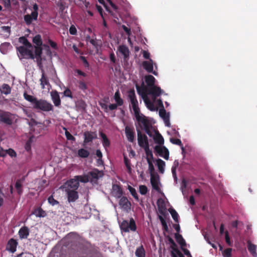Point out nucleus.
Returning <instances> with one entry per match:
<instances>
[{
  "instance_id": "f257e3e1",
  "label": "nucleus",
  "mask_w": 257,
  "mask_h": 257,
  "mask_svg": "<svg viewBox=\"0 0 257 257\" xmlns=\"http://www.w3.org/2000/svg\"><path fill=\"white\" fill-rule=\"evenodd\" d=\"M33 108L36 110L47 112L53 110L52 104L47 100L42 99H38L37 98L33 105Z\"/></svg>"
},
{
  "instance_id": "f03ea898",
  "label": "nucleus",
  "mask_w": 257,
  "mask_h": 257,
  "mask_svg": "<svg viewBox=\"0 0 257 257\" xmlns=\"http://www.w3.org/2000/svg\"><path fill=\"white\" fill-rule=\"evenodd\" d=\"M137 88L138 93L139 94H141L140 88L139 86H137ZM163 90L161 89L160 87L154 85L149 88H143L142 89V93L145 94V93L146 94H151L152 95L154 99H155L158 96H160Z\"/></svg>"
},
{
  "instance_id": "7ed1b4c3",
  "label": "nucleus",
  "mask_w": 257,
  "mask_h": 257,
  "mask_svg": "<svg viewBox=\"0 0 257 257\" xmlns=\"http://www.w3.org/2000/svg\"><path fill=\"white\" fill-rule=\"evenodd\" d=\"M120 228L124 232H128L130 231H136L137 230L136 224L133 218H131L129 221L126 220H123L120 224Z\"/></svg>"
},
{
  "instance_id": "20e7f679",
  "label": "nucleus",
  "mask_w": 257,
  "mask_h": 257,
  "mask_svg": "<svg viewBox=\"0 0 257 257\" xmlns=\"http://www.w3.org/2000/svg\"><path fill=\"white\" fill-rule=\"evenodd\" d=\"M128 98L132 104L134 113L140 112V110L138 106V101L134 89H131L128 91Z\"/></svg>"
},
{
  "instance_id": "39448f33",
  "label": "nucleus",
  "mask_w": 257,
  "mask_h": 257,
  "mask_svg": "<svg viewBox=\"0 0 257 257\" xmlns=\"http://www.w3.org/2000/svg\"><path fill=\"white\" fill-rule=\"evenodd\" d=\"M17 51L20 53L21 58L25 59H34L35 55L32 50L28 49L25 46H20L17 48Z\"/></svg>"
},
{
  "instance_id": "423d86ee",
  "label": "nucleus",
  "mask_w": 257,
  "mask_h": 257,
  "mask_svg": "<svg viewBox=\"0 0 257 257\" xmlns=\"http://www.w3.org/2000/svg\"><path fill=\"white\" fill-rule=\"evenodd\" d=\"M79 187V183L77 181L76 178L71 179L66 181L62 186V188L66 190V189H69V190H77Z\"/></svg>"
},
{
  "instance_id": "0eeeda50",
  "label": "nucleus",
  "mask_w": 257,
  "mask_h": 257,
  "mask_svg": "<svg viewBox=\"0 0 257 257\" xmlns=\"http://www.w3.org/2000/svg\"><path fill=\"white\" fill-rule=\"evenodd\" d=\"M137 136L138 144L141 148L146 147L148 149L149 145L148 137L146 135L143 134L140 129H137Z\"/></svg>"
},
{
  "instance_id": "6e6552de",
  "label": "nucleus",
  "mask_w": 257,
  "mask_h": 257,
  "mask_svg": "<svg viewBox=\"0 0 257 257\" xmlns=\"http://www.w3.org/2000/svg\"><path fill=\"white\" fill-rule=\"evenodd\" d=\"M136 120L138 121L140 126L143 128L150 125L151 123L149 120L143 114H140V111L134 113Z\"/></svg>"
},
{
  "instance_id": "1a4fd4ad",
  "label": "nucleus",
  "mask_w": 257,
  "mask_h": 257,
  "mask_svg": "<svg viewBox=\"0 0 257 257\" xmlns=\"http://www.w3.org/2000/svg\"><path fill=\"white\" fill-rule=\"evenodd\" d=\"M155 151L165 160H168L169 158V152L168 149L165 146H156L154 148Z\"/></svg>"
},
{
  "instance_id": "9d476101",
  "label": "nucleus",
  "mask_w": 257,
  "mask_h": 257,
  "mask_svg": "<svg viewBox=\"0 0 257 257\" xmlns=\"http://www.w3.org/2000/svg\"><path fill=\"white\" fill-rule=\"evenodd\" d=\"M13 114L9 112H3L0 113V121L8 125L13 123Z\"/></svg>"
},
{
  "instance_id": "9b49d317",
  "label": "nucleus",
  "mask_w": 257,
  "mask_h": 257,
  "mask_svg": "<svg viewBox=\"0 0 257 257\" xmlns=\"http://www.w3.org/2000/svg\"><path fill=\"white\" fill-rule=\"evenodd\" d=\"M65 191L66 193L69 202H74L78 199L79 195L77 190H70L69 189H66Z\"/></svg>"
},
{
  "instance_id": "f8f14e48",
  "label": "nucleus",
  "mask_w": 257,
  "mask_h": 257,
  "mask_svg": "<svg viewBox=\"0 0 257 257\" xmlns=\"http://www.w3.org/2000/svg\"><path fill=\"white\" fill-rule=\"evenodd\" d=\"M51 99L56 107H59L61 105V101L58 92L56 90H53L50 92Z\"/></svg>"
},
{
  "instance_id": "ddd939ff",
  "label": "nucleus",
  "mask_w": 257,
  "mask_h": 257,
  "mask_svg": "<svg viewBox=\"0 0 257 257\" xmlns=\"http://www.w3.org/2000/svg\"><path fill=\"white\" fill-rule=\"evenodd\" d=\"M87 175L89 177V181L91 182L97 180L102 176L101 172L97 169H94L91 171L88 172Z\"/></svg>"
},
{
  "instance_id": "4468645a",
  "label": "nucleus",
  "mask_w": 257,
  "mask_h": 257,
  "mask_svg": "<svg viewBox=\"0 0 257 257\" xmlns=\"http://www.w3.org/2000/svg\"><path fill=\"white\" fill-rule=\"evenodd\" d=\"M84 143L87 144L97 138V134L95 132L86 131L84 133Z\"/></svg>"
},
{
  "instance_id": "2eb2a0df",
  "label": "nucleus",
  "mask_w": 257,
  "mask_h": 257,
  "mask_svg": "<svg viewBox=\"0 0 257 257\" xmlns=\"http://www.w3.org/2000/svg\"><path fill=\"white\" fill-rule=\"evenodd\" d=\"M150 182L153 188L157 192H160L161 190L159 185L160 182L158 175L155 176L152 174Z\"/></svg>"
},
{
  "instance_id": "dca6fc26",
  "label": "nucleus",
  "mask_w": 257,
  "mask_h": 257,
  "mask_svg": "<svg viewBox=\"0 0 257 257\" xmlns=\"http://www.w3.org/2000/svg\"><path fill=\"white\" fill-rule=\"evenodd\" d=\"M119 205L124 211H128L131 209V203L125 196L120 197Z\"/></svg>"
},
{
  "instance_id": "f3484780",
  "label": "nucleus",
  "mask_w": 257,
  "mask_h": 257,
  "mask_svg": "<svg viewBox=\"0 0 257 257\" xmlns=\"http://www.w3.org/2000/svg\"><path fill=\"white\" fill-rule=\"evenodd\" d=\"M125 134L127 140L131 143L134 142L135 140V132L133 127L126 126L125 127Z\"/></svg>"
},
{
  "instance_id": "a211bd4d",
  "label": "nucleus",
  "mask_w": 257,
  "mask_h": 257,
  "mask_svg": "<svg viewBox=\"0 0 257 257\" xmlns=\"http://www.w3.org/2000/svg\"><path fill=\"white\" fill-rule=\"evenodd\" d=\"M143 66L144 68L149 73H152L155 75H157V73L156 71H153V60L150 59L149 61H145L143 62Z\"/></svg>"
},
{
  "instance_id": "6ab92c4d",
  "label": "nucleus",
  "mask_w": 257,
  "mask_h": 257,
  "mask_svg": "<svg viewBox=\"0 0 257 257\" xmlns=\"http://www.w3.org/2000/svg\"><path fill=\"white\" fill-rule=\"evenodd\" d=\"M18 242L14 238H11L8 242L6 249L12 253H14L16 251Z\"/></svg>"
},
{
  "instance_id": "aec40b11",
  "label": "nucleus",
  "mask_w": 257,
  "mask_h": 257,
  "mask_svg": "<svg viewBox=\"0 0 257 257\" xmlns=\"http://www.w3.org/2000/svg\"><path fill=\"white\" fill-rule=\"evenodd\" d=\"M42 76L40 79V85L42 89H44L46 85L50 86V84L49 81V79L46 75L44 70L43 68H41Z\"/></svg>"
},
{
  "instance_id": "412c9836",
  "label": "nucleus",
  "mask_w": 257,
  "mask_h": 257,
  "mask_svg": "<svg viewBox=\"0 0 257 257\" xmlns=\"http://www.w3.org/2000/svg\"><path fill=\"white\" fill-rule=\"evenodd\" d=\"M141 94L142 95L144 102L148 109L151 111H155L156 109L155 107L154 103L148 98L146 94L145 93V94L141 93Z\"/></svg>"
},
{
  "instance_id": "4be33fe9",
  "label": "nucleus",
  "mask_w": 257,
  "mask_h": 257,
  "mask_svg": "<svg viewBox=\"0 0 257 257\" xmlns=\"http://www.w3.org/2000/svg\"><path fill=\"white\" fill-rule=\"evenodd\" d=\"M122 193V190L119 185L115 184L112 186V194L115 197L120 198Z\"/></svg>"
},
{
  "instance_id": "5701e85b",
  "label": "nucleus",
  "mask_w": 257,
  "mask_h": 257,
  "mask_svg": "<svg viewBox=\"0 0 257 257\" xmlns=\"http://www.w3.org/2000/svg\"><path fill=\"white\" fill-rule=\"evenodd\" d=\"M18 234L21 239L27 238L29 235V229L27 226H23L20 229Z\"/></svg>"
},
{
  "instance_id": "b1692460",
  "label": "nucleus",
  "mask_w": 257,
  "mask_h": 257,
  "mask_svg": "<svg viewBox=\"0 0 257 257\" xmlns=\"http://www.w3.org/2000/svg\"><path fill=\"white\" fill-rule=\"evenodd\" d=\"M153 137L155 142L159 144V146H161L164 144V138L158 131H155V135L153 136Z\"/></svg>"
},
{
  "instance_id": "393cba45",
  "label": "nucleus",
  "mask_w": 257,
  "mask_h": 257,
  "mask_svg": "<svg viewBox=\"0 0 257 257\" xmlns=\"http://www.w3.org/2000/svg\"><path fill=\"white\" fill-rule=\"evenodd\" d=\"M42 48L41 46H35V58L36 57L38 63L40 65L41 64V55L42 54Z\"/></svg>"
},
{
  "instance_id": "a878e982",
  "label": "nucleus",
  "mask_w": 257,
  "mask_h": 257,
  "mask_svg": "<svg viewBox=\"0 0 257 257\" xmlns=\"http://www.w3.org/2000/svg\"><path fill=\"white\" fill-rule=\"evenodd\" d=\"M119 52L123 56V58L126 59L130 55V51L127 47L122 45L118 47Z\"/></svg>"
},
{
  "instance_id": "bb28decb",
  "label": "nucleus",
  "mask_w": 257,
  "mask_h": 257,
  "mask_svg": "<svg viewBox=\"0 0 257 257\" xmlns=\"http://www.w3.org/2000/svg\"><path fill=\"white\" fill-rule=\"evenodd\" d=\"M247 243L248 251L252 255V256L256 257L257 256V253L256 252V246L253 244H252L249 240L247 241Z\"/></svg>"
},
{
  "instance_id": "cd10ccee",
  "label": "nucleus",
  "mask_w": 257,
  "mask_h": 257,
  "mask_svg": "<svg viewBox=\"0 0 257 257\" xmlns=\"http://www.w3.org/2000/svg\"><path fill=\"white\" fill-rule=\"evenodd\" d=\"M37 18L38 17H36V18H35L32 15V13H31V15L28 14L24 16V22L27 26L30 25L32 24L33 21L37 20Z\"/></svg>"
},
{
  "instance_id": "c85d7f7f",
  "label": "nucleus",
  "mask_w": 257,
  "mask_h": 257,
  "mask_svg": "<svg viewBox=\"0 0 257 257\" xmlns=\"http://www.w3.org/2000/svg\"><path fill=\"white\" fill-rule=\"evenodd\" d=\"M145 81L148 85L147 88H149L155 85V78L153 76L149 75L145 77Z\"/></svg>"
},
{
  "instance_id": "c756f323",
  "label": "nucleus",
  "mask_w": 257,
  "mask_h": 257,
  "mask_svg": "<svg viewBox=\"0 0 257 257\" xmlns=\"http://www.w3.org/2000/svg\"><path fill=\"white\" fill-rule=\"evenodd\" d=\"M175 237L177 242L181 245V247H184L186 245L185 240L182 235L177 233H175Z\"/></svg>"
},
{
  "instance_id": "7c9ffc66",
  "label": "nucleus",
  "mask_w": 257,
  "mask_h": 257,
  "mask_svg": "<svg viewBox=\"0 0 257 257\" xmlns=\"http://www.w3.org/2000/svg\"><path fill=\"white\" fill-rule=\"evenodd\" d=\"M135 255L137 257H145V250L142 245L136 249Z\"/></svg>"
},
{
  "instance_id": "2f4dec72",
  "label": "nucleus",
  "mask_w": 257,
  "mask_h": 257,
  "mask_svg": "<svg viewBox=\"0 0 257 257\" xmlns=\"http://www.w3.org/2000/svg\"><path fill=\"white\" fill-rule=\"evenodd\" d=\"M33 213L37 217H43L46 215V213L41 207L37 208L34 210Z\"/></svg>"
},
{
  "instance_id": "473e14b6",
  "label": "nucleus",
  "mask_w": 257,
  "mask_h": 257,
  "mask_svg": "<svg viewBox=\"0 0 257 257\" xmlns=\"http://www.w3.org/2000/svg\"><path fill=\"white\" fill-rule=\"evenodd\" d=\"M114 99L118 106H121L123 104V100L120 97V93L118 90H117L114 95Z\"/></svg>"
},
{
  "instance_id": "72a5a7b5",
  "label": "nucleus",
  "mask_w": 257,
  "mask_h": 257,
  "mask_svg": "<svg viewBox=\"0 0 257 257\" xmlns=\"http://www.w3.org/2000/svg\"><path fill=\"white\" fill-rule=\"evenodd\" d=\"M100 136L102 139V145L103 147L105 148L109 147L110 146V141L107 138L106 136L103 133L101 132L100 133Z\"/></svg>"
},
{
  "instance_id": "f704fd0d",
  "label": "nucleus",
  "mask_w": 257,
  "mask_h": 257,
  "mask_svg": "<svg viewBox=\"0 0 257 257\" xmlns=\"http://www.w3.org/2000/svg\"><path fill=\"white\" fill-rule=\"evenodd\" d=\"M158 169L161 173H163L164 172V167L165 166V162L160 159H158L156 161Z\"/></svg>"
},
{
  "instance_id": "c9c22d12",
  "label": "nucleus",
  "mask_w": 257,
  "mask_h": 257,
  "mask_svg": "<svg viewBox=\"0 0 257 257\" xmlns=\"http://www.w3.org/2000/svg\"><path fill=\"white\" fill-rule=\"evenodd\" d=\"M77 181L81 182L82 183H87L89 182V177L88 176L87 174L84 175H78L75 176Z\"/></svg>"
},
{
  "instance_id": "e433bc0d",
  "label": "nucleus",
  "mask_w": 257,
  "mask_h": 257,
  "mask_svg": "<svg viewBox=\"0 0 257 257\" xmlns=\"http://www.w3.org/2000/svg\"><path fill=\"white\" fill-rule=\"evenodd\" d=\"M168 240L169 242V243L171 244V248H172V250L171 251V256L172 257V253H174L175 255H177L176 253L175 252V249H178L177 248V245L174 240L170 236L168 237Z\"/></svg>"
},
{
  "instance_id": "4c0bfd02",
  "label": "nucleus",
  "mask_w": 257,
  "mask_h": 257,
  "mask_svg": "<svg viewBox=\"0 0 257 257\" xmlns=\"http://www.w3.org/2000/svg\"><path fill=\"white\" fill-rule=\"evenodd\" d=\"M19 42L24 44V46L26 47L27 48H30L32 47V45L30 42H29L28 39L25 37H21L19 38Z\"/></svg>"
},
{
  "instance_id": "58836bf2",
  "label": "nucleus",
  "mask_w": 257,
  "mask_h": 257,
  "mask_svg": "<svg viewBox=\"0 0 257 257\" xmlns=\"http://www.w3.org/2000/svg\"><path fill=\"white\" fill-rule=\"evenodd\" d=\"M89 154V151L84 149H80L78 151V155L79 157L82 158H87Z\"/></svg>"
},
{
  "instance_id": "ea45409f",
  "label": "nucleus",
  "mask_w": 257,
  "mask_h": 257,
  "mask_svg": "<svg viewBox=\"0 0 257 257\" xmlns=\"http://www.w3.org/2000/svg\"><path fill=\"white\" fill-rule=\"evenodd\" d=\"M24 98L28 101L29 102H31L32 103V105L34 104V102H35V101L37 99V98L32 96V95H29L26 92H25L24 93Z\"/></svg>"
},
{
  "instance_id": "a19ab883",
  "label": "nucleus",
  "mask_w": 257,
  "mask_h": 257,
  "mask_svg": "<svg viewBox=\"0 0 257 257\" xmlns=\"http://www.w3.org/2000/svg\"><path fill=\"white\" fill-rule=\"evenodd\" d=\"M2 93H4L6 95H8L11 92V88L7 84H4L2 86V90H1Z\"/></svg>"
},
{
  "instance_id": "79ce46f5",
  "label": "nucleus",
  "mask_w": 257,
  "mask_h": 257,
  "mask_svg": "<svg viewBox=\"0 0 257 257\" xmlns=\"http://www.w3.org/2000/svg\"><path fill=\"white\" fill-rule=\"evenodd\" d=\"M33 42L36 45V46H41L43 42L41 35L39 34L36 35L33 39Z\"/></svg>"
},
{
  "instance_id": "37998d69",
  "label": "nucleus",
  "mask_w": 257,
  "mask_h": 257,
  "mask_svg": "<svg viewBox=\"0 0 257 257\" xmlns=\"http://www.w3.org/2000/svg\"><path fill=\"white\" fill-rule=\"evenodd\" d=\"M157 203L160 213L162 214H164V213L163 210L165 209V204L163 200L162 199H159L158 200Z\"/></svg>"
},
{
  "instance_id": "c03bdc74",
  "label": "nucleus",
  "mask_w": 257,
  "mask_h": 257,
  "mask_svg": "<svg viewBox=\"0 0 257 257\" xmlns=\"http://www.w3.org/2000/svg\"><path fill=\"white\" fill-rule=\"evenodd\" d=\"M170 142L173 144H175V145L179 146L181 148L182 152L183 153L184 152V151H185L184 148L183 147V145L180 139L171 138Z\"/></svg>"
},
{
  "instance_id": "a18cd8bd",
  "label": "nucleus",
  "mask_w": 257,
  "mask_h": 257,
  "mask_svg": "<svg viewBox=\"0 0 257 257\" xmlns=\"http://www.w3.org/2000/svg\"><path fill=\"white\" fill-rule=\"evenodd\" d=\"M169 211L173 219L174 220V221L176 222H178L179 215H178V213L176 212V211L173 208H170L169 210Z\"/></svg>"
},
{
  "instance_id": "49530a36",
  "label": "nucleus",
  "mask_w": 257,
  "mask_h": 257,
  "mask_svg": "<svg viewBox=\"0 0 257 257\" xmlns=\"http://www.w3.org/2000/svg\"><path fill=\"white\" fill-rule=\"evenodd\" d=\"M11 46L10 43L8 42H5L2 44L0 46V50L3 54H5L7 52V49Z\"/></svg>"
},
{
  "instance_id": "de8ad7c7",
  "label": "nucleus",
  "mask_w": 257,
  "mask_h": 257,
  "mask_svg": "<svg viewBox=\"0 0 257 257\" xmlns=\"http://www.w3.org/2000/svg\"><path fill=\"white\" fill-rule=\"evenodd\" d=\"M128 189L131 194H132V195L135 198V199L138 201L139 197L136 189L134 188L131 187V186H128Z\"/></svg>"
},
{
  "instance_id": "09e8293b",
  "label": "nucleus",
  "mask_w": 257,
  "mask_h": 257,
  "mask_svg": "<svg viewBox=\"0 0 257 257\" xmlns=\"http://www.w3.org/2000/svg\"><path fill=\"white\" fill-rule=\"evenodd\" d=\"M159 218L163 226V230L166 232L168 231V226L164 218L162 216H159Z\"/></svg>"
},
{
  "instance_id": "8fccbe9b",
  "label": "nucleus",
  "mask_w": 257,
  "mask_h": 257,
  "mask_svg": "<svg viewBox=\"0 0 257 257\" xmlns=\"http://www.w3.org/2000/svg\"><path fill=\"white\" fill-rule=\"evenodd\" d=\"M15 187L17 190L18 193L21 194L22 193V181L21 180H18L15 184Z\"/></svg>"
},
{
  "instance_id": "3c124183",
  "label": "nucleus",
  "mask_w": 257,
  "mask_h": 257,
  "mask_svg": "<svg viewBox=\"0 0 257 257\" xmlns=\"http://www.w3.org/2000/svg\"><path fill=\"white\" fill-rule=\"evenodd\" d=\"M147 162L149 165V170L150 171V173L151 174V176L152 174H154V172L155 171L154 165L152 163V161L149 158H147Z\"/></svg>"
},
{
  "instance_id": "603ef678",
  "label": "nucleus",
  "mask_w": 257,
  "mask_h": 257,
  "mask_svg": "<svg viewBox=\"0 0 257 257\" xmlns=\"http://www.w3.org/2000/svg\"><path fill=\"white\" fill-rule=\"evenodd\" d=\"M48 201L49 203L51 205H52V206L58 205L59 203L57 200H55L54 198L53 195H51L50 196H49L48 197Z\"/></svg>"
},
{
  "instance_id": "864d4df0",
  "label": "nucleus",
  "mask_w": 257,
  "mask_h": 257,
  "mask_svg": "<svg viewBox=\"0 0 257 257\" xmlns=\"http://www.w3.org/2000/svg\"><path fill=\"white\" fill-rule=\"evenodd\" d=\"M63 95L65 97H69L70 98H73V95L71 91L68 88L65 89V90L63 92Z\"/></svg>"
},
{
  "instance_id": "5fc2aeb1",
  "label": "nucleus",
  "mask_w": 257,
  "mask_h": 257,
  "mask_svg": "<svg viewBox=\"0 0 257 257\" xmlns=\"http://www.w3.org/2000/svg\"><path fill=\"white\" fill-rule=\"evenodd\" d=\"M145 151L146 154L147 156V158L152 159L153 158V155L152 152L149 149V145H148V149L146 148V147L143 148Z\"/></svg>"
},
{
  "instance_id": "6e6d98bb",
  "label": "nucleus",
  "mask_w": 257,
  "mask_h": 257,
  "mask_svg": "<svg viewBox=\"0 0 257 257\" xmlns=\"http://www.w3.org/2000/svg\"><path fill=\"white\" fill-rule=\"evenodd\" d=\"M64 129L65 130V135L66 139L69 141H75V137H74L69 132H68L66 128H64Z\"/></svg>"
},
{
  "instance_id": "4d7b16f0",
  "label": "nucleus",
  "mask_w": 257,
  "mask_h": 257,
  "mask_svg": "<svg viewBox=\"0 0 257 257\" xmlns=\"http://www.w3.org/2000/svg\"><path fill=\"white\" fill-rule=\"evenodd\" d=\"M33 11L32 12V15L35 18L38 16V6L36 4H35L33 6Z\"/></svg>"
},
{
  "instance_id": "13d9d810",
  "label": "nucleus",
  "mask_w": 257,
  "mask_h": 257,
  "mask_svg": "<svg viewBox=\"0 0 257 257\" xmlns=\"http://www.w3.org/2000/svg\"><path fill=\"white\" fill-rule=\"evenodd\" d=\"M139 191L142 195H146L148 192V188L145 185H140Z\"/></svg>"
},
{
  "instance_id": "bf43d9fd",
  "label": "nucleus",
  "mask_w": 257,
  "mask_h": 257,
  "mask_svg": "<svg viewBox=\"0 0 257 257\" xmlns=\"http://www.w3.org/2000/svg\"><path fill=\"white\" fill-rule=\"evenodd\" d=\"M232 249L228 248L225 249L223 252V255L224 257H231Z\"/></svg>"
},
{
  "instance_id": "052dcab7",
  "label": "nucleus",
  "mask_w": 257,
  "mask_h": 257,
  "mask_svg": "<svg viewBox=\"0 0 257 257\" xmlns=\"http://www.w3.org/2000/svg\"><path fill=\"white\" fill-rule=\"evenodd\" d=\"M159 115L160 116L164 119L166 118V117H168L169 115H167L166 111L164 109V107H162V108H161L159 110Z\"/></svg>"
},
{
  "instance_id": "680f3d73",
  "label": "nucleus",
  "mask_w": 257,
  "mask_h": 257,
  "mask_svg": "<svg viewBox=\"0 0 257 257\" xmlns=\"http://www.w3.org/2000/svg\"><path fill=\"white\" fill-rule=\"evenodd\" d=\"M7 154H8L11 157H15L17 156L16 152L12 149L7 150Z\"/></svg>"
},
{
  "instance_id": "e2e57ef3",
  "label": "nucleus",
  "mask_w": 257,
  "mask_h": 257,
  "mask_svg": "<svg viewBox=\"0 0 257 257\" xmlns=\"http://www.w3.org/2000/svg\"><path fill=\"white\" fill-rule=\"evenodd\" d=\"M152 125L151 124H150V125H148L144 128V130H145V132L151 137L153 136V133L150 130V128L151 127Z\"/></svg>"
},
{
  "instance_id": "0e129e2a",
  "label": "nucleus",
  "mask_w": 257,
  "mask_h": 257,
  "mask_svg": "<svg viewBox=\"0 0 257 257\" xmlns=\"http://www.w3.org/2000/svg\"><path fill=\"white\" fill-rule=\"evenodd\" d=\"M225 239L226 243L230 246L231 245V242L230 239L228 232L227 231L225 232Z\"/></svg>"
},
{
  "instance_id": "69168bd1",
  "label": "nucleus",
  "mask_w": 257,
  "mask_h": 257,
  "mask_svg": "<svg viewBox=\"0 0 257 257\" xmlns=\"http://www.w3.org/2000/svg\"><path fill=\"white\" fill-rule=\"evenodd\" d=\"M69 33L70 34L74 35L77 33V30L74 25H71L69 29Z\"/></svg>"
},
{
  "instance_id": "338daca9",
  "label": "nucleus",
  "mask_w": 257,
  "mask_h": 257,
  "mask_svg": "<svg viewBox=\"0 0 257 257\" xmlns=\"http://www.w3.org/2000/svg\"><path fill=\"white\" fill-rule=\"evenodd\" d=\"M79 87L80 89L84 90L86 89L87 86H86V84L85 83V82H84L83 81H80L79 82Z\"/></svg>"
},
{
  "instance_id": "774afa93",
  "label": "nucleus",
  "mask_w": 257,
  "mask_h": 257,
  "mask_svg": "<svg viewBox=\"0 0 257 257\" xmlns=\"http://www.w3.org/2000/svg\"><path fill=\"white\" fill-rule=\"evenodd\" d=\"M80 58L83 62V63L84 65V66L85 67H87V68L89 67V63L88 62L87 60H86V58L84 56H80Z\"/></svg>"
}]
</instances>
